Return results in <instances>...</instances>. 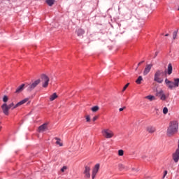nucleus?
I'll return each instance as SVG.
<instances>
[{"label": "nucleus", "instance_id": "nucleus-1", "mask_svg": "<svg viewBox=\"0 0 179 179\" xmlns=\"http://www.w3.org/2000/svg\"><path fill=\"white\" fill-rule=\"evenodd\" d=\"M178 132V122L174 120L169 123V127L167 129L166 135L173 136Z\"/></svg>", "mask_w": 179, "mask_h": 179}, {"label": "nucleus", "instance_id": "nucleus-2", "mask_svg": "<svg viewBox=\"0 0 179 179\" xmlns=\"http://www.w3.org/2000/svg\"><path fill=\"white\" fill-rule=\"evenodd\" d=\"M173 80L174 82L170 81L167 78L165 80V83L167 87L171 90H173V89H176V87H178L179 86V78H174Z\"/></svg>", "mask_w": 179, "mask_h": 179}, {"label": "nucleus", "instance_id": "nucleus-3", "mask_svg": "<svg viewBox=\"0 0 179 179\" xmlns=\"http://www.w3.org/2000/svg\"><path fill=\"white\" fill-rule=\"evenodd\" d=\"M161 76H164V71L163 70H157L154 76V80L157 83H163V78Z\"/></svg>", "mask_w": 179, "mask_h": 179}, {"label": "nucleus", "instance_id": "nucleus-4", "mask_svg": "<svg viewBox=\"0 0 179 179\" xmlns=\"http://www.w3.org/2000/svg\"><path fill=\"white\" fill-rule=\"evenodd\" d=\"M101 134L103 138H106V139H111V138H113L114 136V131L108 128L103 129Z\"/></svg>", "mask_w": 179, "mask_h": 179}, {"label": "nucleus", "instance_id": "nucleus-5", "mask_svg": "<svg viewBox=\"0 0 179 179\" xmlns=\"http://www.w3.org/2000/svg\"><path fill=\"white\" fill-rule=\"evenodd\" d=\"M27 101H29V98L24 99L23 100H22L21 101L18 102L15 106V103H11L9 105H8V108H12V110H15V108H17V107H20V106H23V104L27 103Z\"/></svg>", "mask_w": 179, "mask_h": 179}, {"label": "nucleus", "instance_id": "nucleus-6", "mask_svg": "<svg viewBox=\"0 0 179 179\" xmlns=\"http://www.w3.org/2000/svg\"><path fill=\"white\" fill-rule=\"evenodd\" d=\"M40 82H41V80L38 79V80L34 81L32 83L28 84L27 85V91L31 92L32 90H34V89H36V87H37V86H38V85H40Z\"/></svg>", "mask_w": 179, "mask_h": 179}, {"label": "nucleus", "instance_id": "nucleus-7", "mask_svg": "<svg viewBox=\"0 0 179 179\" xmlns=\"http://www.w3.org/2000/svg\"><path fill=\"white\" fill-rule=\"evenodd\" d=\"M41 81H42V86L43 87H48V83L50 82V78L47 76L45 74H42L41 75Z\"/></svg>", "mask_w": 179, "mask_h": 179}, {"label": "nucleus", "instance_id": "nucleus-8", "mask_svg": "<svg viewBox=\"0 0 179 179\" xmlns=\"http://www.w3.org/2000/svg\"><path fill=\"white\" fill-rule=\"evenodd\" d=\"M157 96L162 101L166 100L169 97V95H166L162 90H157Z\"/></svg>", "mask_w": 179, "mask_h": 179}, {"label": "nucleus", "instance_id": "nucleus-9", "mask_svg": "<svg viewBox=\"0 0 179 179\" xmlns=\"http://www.w3.org/2000/svg\"><path fill=\"white\" fill-rule=\"evenodd\" d=\"M99 169H100V164H96L92 170V179L96 178V176H97V173H99Z\"/></svg>", "mask_w": 179, "mask_h": 179}, {"label": "nucleus", "instance_id": "nucleus-10", "mask_svg": "<svg viewBox=\"0 0 179 179\" xmlns=\"http://www.w3.org/2000/svg\"><path fill=\"white\" fill-rule=\"evenodd\" d=\"M2 111L5 115H9V110L10 108L8 107V104L3 103L1 106Z\"/></svg>", "mask_w": 179, "mask_h": 179}, {"label": "nucleus", "instance_id": "nucleus-11", "mask_svg": "<svg viewBox=\"0 0 179 179\" xmlns=\"http://www.w3.org/2000/svg\"><path fill=\"white\" fill-rule=\"evenodd\" d=\"M152 67H153V64H147L145 66V68L143 71L144 76H146V75H148V73H149V72H150V70L152 69Z\"/></svg>", "mask_w": 179, "mask_h": 179}, {"label": "nucleus", "instance_id": "nucleus-12", "mask_svg": "<svg viewBox=\"0 0 179 179\" xmlns=\"http://www.w3.org/2000/svg\"><path fill=\"white\" fill-rule=\"evenodd\" d=\"M173 160L175 163H178L179 160V150H176V152L172 155Z\"/></svg>", "mask_w": 179, "mask_h": 179}, {"label": "nucleus", "instance_id": "nucleus-13", "mask_svg": "<svg viewBox=\"0 0 179 179\" xmlns=\"http://www.w3.org/2000/svg\"><path fill=\"white\" fill-rule=\"evenodd\" d=\"M85 178H90V168L86 166L84 171Z\"/></svg>", "mask_w": 179, "mask_h": 179}, {"label": "nucleus", "instance_id": "nucleus-14", "mask_svg": "<svg viewBox=\"0 0 179 179\" xmlns=\"http://www.w3.org/2000/svg\"><path fill=\"white\" fill-rule=\"evenodd\" d=\"M118 169L120 171H122V170H125V171H127V170H129V166H125L122 164H119Z\"/></svg>", "mask_w": 179, "mask_h": 179}, {"label": "nucleus", "instance_id": "nucleus-15", "mask_svg": "<svg viewBox=\"0 0 179 179\" xmlns=\"http://www.w3.org/2000/svg\"><path fill=\"white\" fill-rule=\"evenodd\" d=\"M48 125V123H45V124L41 125L38 127L39 132H44V131H45V129H47V126Z\"/></svg>", "mask_w": 179, "mask_h": 179}, {"label": "nucleus", "instance_id": "nucleus-16", "mask_svg": "<svg viewBox=\"0 0 179 179\" xmlns=\"http://www.w3.org/2000/svg\"><path fill=\"white\" fill-rule=\"evenodd\" d=\"M146 131L149 134H154V132H156V128H155L153 126H149L146 128Z\"/></svg>", "mask_w": 179, "mask_h": 179}, {"label": "nucleus", "instance_id": "nucleus-17", "mask_svg": "<svg viewBox=\"0 0 179 179\" xmlns=\"http://www.w3.org/2000/svg\"><path fill=\"white\" fill-rule=\"evenodd\" d=\"M24 86H26L24 84L20 85L17 88L15 93H21V92H23V90H24Z\"/></svg>", "mask_w": 179, "mask_h": 179}, {"label": "nucleus", "instance_id": "nucleus-18", "mask_svg": "<svg viewBox=\"0 0 179 179\" xmlns=\"http://www.w3.org/2000/svg\"><path fill=\"white\" fill-rule=\"evenodd\" d=\"M173 73V66L171 64H169L168 65V75H171Z\"/></svg>", "mask_w": 179, "mask_h": 179}, {"label": "nucleus", "instance_id": "nucleus-19", "mask_svg": "<svg viewBox=\"0 0 179 179\" xmlns=\"http://www.w3.org/2000/svg\"><path fill=\"white\" fill-rule=\"evenodd\" d=\"M58 98V95H57V93H53L50 96V101H54L55 99Z\"/></svg>", "mask_w": 179, "mask_h": 179}, {"label": "nucleus", "instance_id": "nucleus-20", "mask_svg": "<svg viewBox=\"0 0 179 179\" xmlns=\"http://www.w3.org/2000/svg\"><path fill=\"white\" fill-rule=\"evenodd\" d=\"M99 110H100V107H99L98 106H93L91 108V110L92 113H97V111H99Z\"/></svg>", "mask_w": 179, "mask_h": 179}, {"label": "nucleus", "instance_id": "nucleus-21", "mask_svg": "<svg viewBox=\"0 0 179 179\" xmlns=\"http://www.w3.org/2000/svg\"><path fill=\"white\" fill-rule=\"evenodd\" d=\"M85 34V30L80 29L77 31V35L78 36H83Z\"/></svg>", "mask_w": 179, "mask_h": 179}, {"label": "nucleus", "instance_id": "nucleus-22", "mask_svg": "<svg viewBox=\"0 0 179 179\" xmlns=\"http://www.w3.org/2000/svg\"><path fill=\"white\" fill-rule=\"evenodd\" d=\"M145 99H148V100H150V101H153V100H156V97L153 95H148L145 96Z\"/></svg>", "mask_w": 179, "mask_h": 179}, {"label": "nucleus", "instance_id": "nucleus-23", "mask_svg": "<svg viewBox=\"0 0 179 179\" xmlns=\"http://www.w3.org/2000/svg\"><path fill=\"white\" fill-rule=\"evenodd\" d=\"M55 139L57 141H56V145H59V146H64V144L62 142H61L60 138H58L57 137L55 138Z\"/></svg>", "mask_w": 179, "mask_h": 179}, {"label": "nucleus", "instance_id": "nucleus-24", "mask_svg": "<svg viewBox=\"0 0 179 179\" xmlns=\"http://www.w3.org/2000/svg\"><path fill=\"white\" fill-rule=\"evenodd\" d=\"M142 80H143V78L140 76L136 80V83H137V85H141V83H142Z\"/></svg>", "mask_w": 179, "mask_h": 179}, {"label": "nucleus", "instance_id": "nucleus-25", "mask_svg": "<svg viewBox=\"0 0 179 179\" xmlns=\"http://www.w3.org/2000/svg\"><path fill=\"white\" fill-rule=\"evenodd\" d=\"M55 2V0H46V3L49 6H52V4Z\"/></svg>", "mask_w": 179, "mask_h": 179}, {"label": "nucleus", "instance_id": "nucleus-26", "mask_svg": "<svg viewBox=\"0 0 179 179\" xmlns=\"http://www.w3.org/2000/svg\"><path fill=\"white\" fill-rule=\"evenodd\" d=\"M178 33V30L173 31V40H176V38H177Z\"/></svg>", "mask_w": 179, "mask_h": 179}, {"label": "nucleus", "instance_id": "nucleus-27", "mask_svg": "<svg viewBox=\"0 0 179 179\" xmlns=\"http://www.w3.org/2000/svg\"><path fill=\"white\" fill-rule=\"evenodd\" d=\"M8 100H9V98H8V96L5 95L3 97V101L6 103L8 102Z\"/></svg>", "mask_w": 179, "mask_h": 179}, {"label": "nucleus", "instance_id": "nucleus-28", "mask_svg": "<svg viewBox=\"0 0 179 179\" xmlns=\"http://www.w3.org/2000/svg\"><path fill=\"white\" fill-rule=\"evenodd\" d=\"M118 155H119V156H124V150H118Z\"/></svg>", "mask_w": 179, "mask_h": 179}, {"label": "nucleus", "instance_id": "nucleus-29", "mask_svg": "<svg viewBox=\"0 0 179 179\" xmlns=\"http://www.w3.org/2000/svg\"><path fill=\"white\" fill-rule=\"evenodd\" d=\"M167 113H169V109L167 108V107L164 108L163 113L164 114H167Z\"/></svg>", "mask_w": 179, "mask_h": 179}, {"label": "nucleus", "instance_id": "nucleus-30", "mask_svg": "<svg viewBox=\"0 0 179 179\" xmlns=\"http://www.w3.org/2000/svg\"><path fill=\"white\" fill-rule=\"evenodd\" d=\"M87 122H90V115H87L85 116Z\"/></svg>", "mask_w": 179, "mask_h": 179}, {"label": "nucleus", "instance_id": "nucleus-31", "mask_svg": "<svg viewBox=\"0 0 179 179\" xmlns=\"http://www.w3.org/2000/svg\"><path fill=\"white\" fill-rule=\"evenodd\" d=\"M129 86V83H127L122 90V92H125V90H127V88Z\"/></svg>", "mask_w": 179, "mask_h": 179}, {"label": "nucleus", "instance_id": "nucleus-32", "mask_svg": "<svg viewBox=\"0 0 179 179\" xmlns=\"http://www.w3.org/2000/svg\"><path fill=\"white\" fill-rule=\"evenodd\" d=\"M65 170H66V166H63V167L61 169V172H62V173H64V171H65Z\"/></svg>", "mask_w": 179, "mask_h": 179}, {"label": "nucleus", "instance_id": "nucleus-33", "mask_svg": "<svg viewBox=\"0 0 179 179\" xmlns=\"http://www.w3.org/2000/svg\"><path fill=\"white\" fill-rule=\"evenodd\" d=\"M125 108H127V107H125V106H124L123 108H120V109H119V111H124V110H125Z\"/></svg>", "mask_w": 179, "mask_h": 179}, {"label": "nucleus", "instance_id": "nucleus-34", "mask_svg": "<svg viewBox=\"0 0 179 179\" xmlns=\"http://www.w3.org/2000/svg\"><path fill=\"white\" fill-rule=\"evenodd\" d=\"M99 118V116H94L92 119V121H96Z\"/></svg>", "mask_w": 179, "mask_h": 179}, {"label": "nucleus", "instance_id": "nucleus-35", "mask_svg": "<svg viewBox=\"0 0 179 179\" xmlns=\"http://www.w3.org/2000/svg\"><path fill=\"white\" fill-rule=\"evenodd\" d=\"M166 176H167V171H164L163 178H164L166 177Z\"/></svg>", "mask_w": 179, "mask_h": 179}, {"label": "nucleus", "instance_id": "nucleus-36", "mask_svg": "<svg viewBox=\"0 0 179 179\" xmlns=\"http://www.w3.org/2000/svg\"><path fill=\"white\" fill-rule=\"evenodd\" d=\"M143 62H145V61L140 62L138 64V66H140V65H142V64H143Z\"/></svg>", "mask_w": 179, "mask_h": 179}, {"label": "nucleus", "instance_id": "nucleus-37", "mask_svg": "<svg viewBox=\"0 0 179 179\" xmlns=\"http://www.w3.org/2000/svg\"><path fill=\"white\" fill-rule=\"evenodd\" d=\"M159 54V52H155V58H156V57H157V55Z\"/></svg>", "mask_w": 179, "mask_h": 179}, {"label": "nucleus", "instance_id": "nucleus-38", "mask_svg": "<svg viewBox=\"0 0 179 179\" xmlns=\"http://www.w3.org/2000/svg\"><path fill=\"white\" fill-rule=\"evenodd\" d=\"M143 159H146V155L142 157Z\"/></svg>", "mask_w": 179, "mask_h": 179}, {"label": "nucleus", "instance_id": "nucleus-39", "mask_svg": "<svg viewBox=\"0 0 179 179\" xmlns=\"http://www.w3.org/2000/svg\"><path fill=\"white\" fill-rule=\"evenodd\" d=\"M165 37H169V34H165Z\"/></svg>", "mask_w": 179, "mask_h": 179}, {"label": "nucleus", "instance_id": "nucleus-40", "mask_svg": "<svg viewBox=\"0 0 179 179\" xmlns=\"http://www.w3.org/2000/svg\"><path fill=\"white\" fill-rule=\"evenodd\" d=\"M1 129H2V127H0V131H1Z\"/></svg>", "mask_w": 179, "mask_h": 179}, {"label": "nucleus", "instance_id": "nucleus-41", "mask_svg": "<svg viewBox=\"0 0 179 179\" xmlns=\"http://www.w3.org/2000/svg\"><path fill=\"white\" fill-rule=\"evenodd\" d=\"M1 122H0V124H1Z\"/></svg>", "mask_w": 179, "mask_h": 179}, {"label": "nucleus", "instance_id": "nucleus-42", "mask_svg": "<svg viewBox=\"0 0 179 179\" xmlns=\"http://www.w3.org/2000/svg\"><path fill=\"white\" fill-rule=\"evenodd\" d=\"M178 10H179V8H178Z\"/></svg>", "mask_w": 179, "mask_h": 179}]
</instances>
